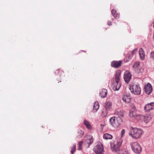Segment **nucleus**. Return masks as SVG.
I'll use <instances>...</instances> for the list:
<instances>
[{"instance_id": "nucleus-2", "label": "nucleus", "mask_w": 154, "mask_h": 154, "mask_svg": "<svg viewBox=\"0 0 154 154\" xmlns=\"http://www.w3.org/2000/svg\"><path fill=\"white\" fill-rule=\"evenodd\" d=\"M122 122V119L120 117L117 118L115 116L109 119V123L111 126L115 129H116L120 126Z\"/></svg>"}, {"instance_id": "nucleus-15", "label": "nucleus", "mask_w": 154, "mask_h": 154, "mask_svg": "<svg viewBox=\"0 0 154 154\" xmlns=\"http://www.w3.org/2000/svg\"><path fill=\"white\" fill-rule=\"evenodd\" d=\"M112 103L111 101H106L105 103L104 107L106 110H109L111 109Z\"/></svg>"}, {"instance_id": "nucleus-10", "label": "nucleus", "mask_w": 154, "mask_h": 154, "mask_svg": "<svg viewBox=\"0 0 154 154\" xmlns=\"http://www.w3.org/2000/svg\"><path fill=\"white\" fill-rule=\"evenodd\" d=\"M121 63V61H114L111 62V66L112 67L117 68L120 66Z\"/></svg>"}, {"instance_id": "nucleus-6", "label": "nucleus", "mask_w": 154, "mask_h": 154, "mask_svg": "<svg viewBox=\"0 0 154 154\" xmlns=\"http://www.w3.org/2000/svg\"><path fill=\"white\" fill-rule=\"evenodd\" d=\"M94 150L96 154H103L104 152L103 145L101 143L97 145Z\"/></svg>"}, {"instance_id": "nucleus-28", "label": "nucleus", "mask_w": 154, "mask_h": 154, "mask_svg": "<svg viewBox=\"0 0 154 154\" xmlns=\"http://www.w3.org/2000/svg\"><path fill=\"white\" fill-rule=\"evenodd\" d=\"M76 149V145L75 144H74L71 148V153L73 154L75 152Z\"/></svg>"}, {"instance_id": "nucleus-31", "label": "nucleus", "mask_w": 154, "mask_h": 154, "mask_svg": "<svg viewBox=\"0 0 154 154\" xmlns=\"http://www.w3.org/2000/svg\"><path fill=\"white\" fill-rule=\"evenodd\" d=\"M150 58L154 60V51L152 52L150 54Z\"/></svg>"}, {"instance_id": "nucleus-36", "label": "nucleus", "mask_w": 154, "mask_h": 154, "mask_svg": "<svg viewBox=\"0 0 154 154\" xmlns=\"http://www.w3.org/2000/svg\"><path fill=\"white\" fill-rule=\"evenodd\" d=\"M107 24L108 25H112V23L110 21H108Z\"/></svg>"}, {"instance_id": "nucleus-5", "label": "nucleus", "mask_w": 154, "mask_h": 154, "mask_svg": "<svg viewBox=\"0 0 154 154\" xmlns=\"http://www.w3.org/2000/svg\"><path fill=\"white\" fill-rule=\"evenodd\" d=\"M131 146L134 152L139 154L141 152V147L138 143H133L131 144Z\"/></svg>"}, {"instance_id": "nucleus-22", "label": "nucleus", "mask_w": 154, "mask_h": 154, "mask_svg": "<svg viewBox=\"0 0 154 154\" xmlns=\"http://www.w3.org/2000/svg\"><path fill=\"white\" fill-rule=\"evenodd\" d=\"M115 114L119 116V117H123L124 116V112L121 111H116L115 112Z\"/></svg>"}, {"instance_id": "nucleus-12", "label": "nucleus", "mask_w": 154, "mask_h": 154, "mask_svg": "<svg viewBox=\"0 0 154 154\" xmlns=\"http://www.w3.org/2000/svg\"><path fill=\"white\" fill-rule=\"evenodd\" d=\"M121 72L120 70H118L116 72L115 74V80L114 82H120V79Z\"/></svg>"}, {"instance_id": "nucleus-7", "label": "nucleus", "mask_w": 154, "mask_h": 154, "mask_svg": "<svg viewBox=\"0 0 154 154\" xmlns=\"http://www.w3.org/2000/svg\"><path fill=\"white\" fill-rule=\"evenodd\" d=\"M132 75L128 71H126L124 73V79L126 83H128L131 78Z\"/></svg>"}, {"instance_id": "nucleus-11", "label": "nucleus", "mask_w": 154, "mask_h": 154, "mask_svg": "<svg viewBox=\"0 0 154 154\" xmlns=\"http://www.w3.org/2000/svg\"><path fill=\"white\" fill-rule=\"evenodd\" d=\"M93 138L92 136H89L88 137V139L85 141V143L87 144L88 147H89V145L92 143L93 142Z\"/></svg>"}, {"instance_id": "nucleus-1", "label": "nucleus", "mask_w": 154, "mask_h": 154, "mask_svg": "<svg viewBox=\"0 0 154 154\" xmlns=\"http://www.w3.org/2000/svg\"><path fill=\"white\" fill-rule=\"evenodd\" d=\"M143 132V131L141 129L132 127L129 131V135L133 139H137L141 137Z\"/></svg>"}, {"instance_id": "nucleus-13", "label": "nucleus", "mask_w": 154, "mask_h": 154, "mask_svg": "<svg viewBox=\"0 0 154 154\" xmlns=\"http://www.w3.org/2000/svg\"><path fill=\"white\" fill-rule=\"evenodd\" d=\"M107 91L105 89H103L101 90L100 92V95L101 98L106 97L107 95Z\"/></svg>"}, {"instance_id": "nucleus-34", "label": "nucleus", "mask_w": 154, "mask_h": 154, "mask_svg": "<svg viewBox=\"0 0 154 154\" xmlns=\"http://www.w3.org/2000/svg\"><path fill=\"white\" fill-rule=\"evenodd\" d=\"M130 111H136V107L134 105L132 106V109H131L130 110Z\"/></svg>"}, {"instance_id": "nucleus-33", "label": "nucleus", "mask_w": 154, "mask_h": 154, "mask_svg": "<svg viewBox=\"0 0 154 154\" xmlns=\"http://www.w3.org/2000/svg\"><path fill=\"white\" fill-rule=\"evenodd\" d=\"M125 130L124 129H122L121 131V137H123L124 136V135L125 134Z\"/></svg>"}, {"instance_id": "nucleus-18", "label": "nucleus", "mask_w": 154, "mask_h": 154, "mask_svg": "<svg viewBox=\"0 0 154 154\" xmlns=\"http://www.w3.org/2000/svg\"><path fill=\"white\" fill-rule=\"evenodd\" d=\"M99 108V105L97 102H95L94 103L93 108V111L94 112H96Z\"/></svg>"}, {"instance_id": "nucleus-14", "label": "nucleus", "mask_w": 154, "mask_h": 154, "mask_svg": "<svg viewBox=\"0 0 154 154\" xmlns=\"http://www.w3.org/2000/svg\"><path fill=\"white\" fill-rule=\"evenodd\" d=\"M133 67L137 72H139L140 71V63L139 62H137L135 63Z\"/></svg>"}, {"instance_id": "nucleus-17", "label": "nucleus", "mask_w": 154, "mask_h": 154, "mask_svg": "<svg viewBox=\"0 0 154 154\" xmlns=\"http://www.w3.org/2000/svg\"><path fill=\"white\" fill-rule=\"evenodd\" d=\"M122 99L125 103H128L131 101V97L129 96L124 95L123 96Z\"/></svg>"}, {"instance_id": "nucleus-20", "label": "nucleus", "mask_w": 154, "mask_h": 154, "mask_svg": "<svg viewBox=\"0 0 154 154\" xmlns=\"http://www.w3.org/2000/svg\"><path fill=\"white\" fill-rule=\"evenodd\" d=\"M144 109L145 111L147 112L150 111L151 110H152L151 105L149 103H148L145 106Z\"/></svg>"}, {"instance_id": "nucleus-4", "label": "nucleus", "mask_w": 154, "mask_h": 154, "mask_svg": "<svg viewBox=\"0 0 154 154\" xmlns=\"http://www.w3.org/2000/svg\"><path fill=\"white\" fill-rule=\"evenodd\" d=\"M129 89L131 92L136 95H139L141 92V89L140 85L137 84H134L130 86Z\"/></svg>"}, {"instance_id": "nucleus-35", "label": "nucleus", "mask_w": 154, "mask_h": 154, "mask_svg": "<svg viewBox=\"0 0 154 154\" xmlns=\"http://www.w3.org/2000/svg\"><path fill=\"white\" fill-rule=\"evenodd\" d=\"M149 103L151 105L152 109H154V102H152Z\"/></svg>"}, {"instance_id": "nucleus-19", "label": "nucleus", "mask_w": 154, "mask_h": 154, "mask_svg": "<svg viewBox=\"0 0 154 154\" xmlns=\"http://www.w3.org/2000/svg\"><path fill=\"white\" fill-rule=\"evenodd\" d=\"M141 118L143 119L146 123H148L151 120V118L147 116H141Z\"/></svg>"}, {"instance_id": "nucleus-26", "label": "nucleus", "mask_w": 154, "mask_h": 154, "mask_svg": "<svg viewBox=\"0 0 154 154\" xmlns=\"http://www.w3.org/2000/svg\"><path fill=\"white\" fill-rule=\"evenodd\" d=\"M117 154H128V152L125 149H120L118 152Z\"/></svg>"}, {"instance_id": "nucleus-37", "label": "nucleus", "mask_w": 154, "mask_h": 154, "mask_svg": "<svg viewBox=\"0 0 154 154\" xmlns=\"http://www.w3.org/2000/svg\"><path fill=\"white\" fill-rule=\"evenodd\" d=\"M104 126V125H102V124H101V128L102 127H103Z\"/></svg>"}, {"instance_id": "nucleus-16", "label": "nucleus", "mask_w": 154, "mask_h": 154, "mask_svg": "<svg viewBox=\"0 0 154 154\" xmlns=\"http://www.w3.org/2000/svg\"><path fill=\"white\" fill-rule=\"evenodd\" d=\"M139 54L140 59L141 60H143L145 58V54L142 48H140L139 49Z\"/></svg>"}, {"instance_id": "nucleus-32", "label": "nucleus", "mask_w": 154, "mask_h": 154, "mask_svg": "<svg viewBox=\"0 0 154 154\" xmlns=\"http://www.w3.org/2000/svg\"><path fill=\"white\" fill-rule=\"evenodd\" d=\"M137 51V50L136 49H134V50H133L132 51L131 55H130V56L129 57V59H131L132 58V57L133 55L134 54V51Z\"/></svg>"}, {"instance_id": "nucleus-27", "label": "nucleus", "mask_w": 154, "mask_h": 154, "mask_svg": "<svg viewBox=\"0 0 154 154\" xmlns=\"http://www.w3.org/2000/svg\"><path fill=\"white\" fill-rule=\"evenodd\" d=\"M83 132L81 130H80L78 132V134L77 137L78 138H80L83 136Z\"/></svg>"}, {"instance_id": "nucleus-30", "label": "nucleus", "mask_w": 154, "mask_h": 154, "mask_svg": "<svg viewBox=\"0 0 154 154\" xmlns=\"http://www.w3.org/2000/svg\"><path fill=\"white\" fill-rule=\"evenodd\" d=\"M83 143V142L82 141H80L79 143V150H81L82 149V146Z\"/></svg>"}, {"instance_id": "nucleus-9", "label": "nucleus", "mask_w": 154, "mask_h": 154, "mask_svg": "<svg viewBox=\"0 0 154 154\" xmlns=\"http://www.w3.org/2000/svg\"><path fill=\"white\" fill-rule=\"evenodd\" d=\"M121 86L120 82H113L112 83V89L114 91H118Z\"/></svg>"}, {"instance_id": "nucleus-8", "label": "nucleus", "mask_w": 154, "mask_h": 154, "mask_svg": "<svg viewBox=\"0 0 154 154\" xmlns=\"http://www.w3.org/2000/svg\"><path fill=\"white\" fill-rule=\"evenodd\" d=\"M144 91L145 93L149 95L151 93L152 88L150 83H148L144 86Z\"/></svg>"}, {"instance_id": "nucleus-25", "label": "nucleus", "mask_w": 154, "mask_h": 154, "mask_svg": "<svg viewBox=\"0 0 154 154\" xmlns=\"http://www.w3.org/2000/svg\"><path fill=\"white\" fill-rule=\"evenodd\" d=\"M116 13V11L115 9L112 10V14L115 18H118L119 17V14H118Z\"/></svg>"}, {"instance_id": "nucleus-24", "label": "nucleus", "mask_w": 154, "mask_h": 154, "mask_svg": "<svg viewBox=\"0 0 154 154\" xmlns=\"http://www.w3.org/2000/svg\"><path fill=\"white\" fill-rule=\"evenodd\" d=\"M84 123L85 125L86 126V128L88 129H90L91 128V126L89 122L86 120H84Z\"/></svg>"}, {"instance_id": "nucleus-3", "label": "nucleus", "mask_w": 154, "mask_h": 154, "mask_svg": "<svg viewBox=\"0 0 154 154\" xmlns=\"http://www.w3.org/2000/svg\"><path fill=\"white\" fill-rule=\"evenodd\" d=\"M122 142V139L117 140L116 142L114 141H111L110 143V149L112 152H118L120 149V148Z\"/></svg>"}, {"instance_id": "nucleus-23", "label": "nucleus", "mask_w": 154, "mask_h": 154, "mask_svg": "<svg viewBox=\"0 0 154 154\" xmlns=\"http://www.w3.org/2000/svg\"><path fill=\"white\" fill-rule=\"evenodd\" d=\"M129 116L130 117L132 118L135 117L137 116V115L136 113V111H130L129 114Z\"/></svg>"}, {"instance_id": "nucleus-29", "label": "nucleus", "mask_w": 154, "mask_h": 154, "mask_svg": "<svg viewBox=\"0 0 154 154\" xmlns=\"http://www.w3.org/2000/svg\"><path fill=\"white\" fill-rule=\"evenodd\" d=\"M107 115V112L106 111H103L102 113V116L103 117H106Z\"/></svg>"}, {"instance_id": "nucleus-38", "label": "nucleus", "mask_w": 154, "mask_h": 154, "mask_svg": "<svg viewBox=\"0 0 154 154\" xmlns=\"http://www.w3.org/2000/svg\"><path fill=\"white\" fill-rule=\"evenodd\" d=\"M153 27L154 28V22H153Z\"/></svg>"}, {"instance_id": "nucleus-21", "label": "nucleus", "mask_w": 154, "mask_h": 154, "mask_svg": "<svg viewBox=\"0 0 154 154\" xmlns=\"http://www.w3.org/2000/svg\"><path fill=\"white\" fill-rule=\"evenodd\" d=\"M103 137L104 139L106 140L111 139L112 138V136L108 133L104 134Z\"/></svg>"}]
</instances>
